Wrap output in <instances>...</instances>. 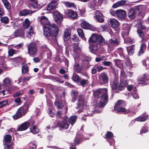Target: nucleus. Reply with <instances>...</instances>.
Wrapping results in <instances>:
<instances>
[{
	"mask_svg": "<svg viewBox=\"0 0 149 149\" xmlns=\"http://www.w3.org/2000/svg\"><path fill=\"white\" fill-rule=\"evenodd\" d=\"M70 125V122L68 117L65 116L61 121L57 122L56 127H58L59 130H65L68 129Z\"/></svg>",
	"mask_w": 149,
	"mask_h": 149,
	"instance_id": "7ed1b4c3",
	"label": "nucleus"
},
{
	"mask_svg": "<svg viewBox=\"0 0 149 149\" xmlns=\"http://www.w3.org/2000/svg\"><path fill=\"white\" fill-rule=\"evenodd\" d=\"M131 95L134 99H137L139 98V97L137 93L136 89V87L134 88V90L132 92Z\"/></svg>",
	"mask_w": 149,
	"mask_h": 149,
	"instance_id": "37998d69",
	"label": "nucleus"
},
{
	"mask_svg": "<svg viewBox=\"0 0 149 149\" xmlns=\"http://www.w3.org/2000/svg\"><path fill=\"white\" fill-rule=\"evenodd\" d=\"M22 59V58L20 56H17L15 58H11L10 60L14 64H17L20 63Z\"/></svg>",
	"mask_w": 149,
	"mask_h": 149,
	"instance_id": "2f4dec72",
	"label": "nucleus"
},
{
	"mask_svg": "<svg viewBox=\"0 0 149 149\" xmlns=\"http://www.w3.org/2000/svg\"><path fill=\"white\" fill-rule=\"evenodd\" d=\"M148 74L146 73L143 74V77H139L138 79L139 81V83L142 84V85H146V81L148 80Z\"/></svg>",
	"mask_w": 149,
	"mask_h": 149,
	"instance_id": "f8f14e48",
	"label": "nucleus"
},
{
	"mask_svg": "<svg viewBox=\"0 0 149 149\" xmlns=\"http://www.w3.org/2000/svg\"><path fill=\"white\" fill-rule=\"evenodd\" d=\"M100 98V99L98 104L99 106L100 107H104L107 104L108 101V96L107 88H106Z\"/></svg>",
	"mask_w": 149,
	"mask_h": 149,
	"instance_id": "20e7f679",
	"label": "nucleus"
},
{
	"mask_svg": "<svg viewBox=\"0 0 149 149\" xmlns=\"http://www.w3.org/2000/svg\"><path fill=\"white\" fill-rule=\"evenodd\" d=\"M125 104L122 100H119L116 102L114 107V110L119 112L124 113L126 112V109L124 108Z\"/></svg>",
	"mask_w": 149,
	"mask_h": 149,
	"instance_id": "39448f33",
	"label": "nucleus"
},
{
	"mask_svg": "<svg viewBox=\"0 0 149 149\" xmlns=\"http://www.w3.org/2000/svg\"><path fill=\"white\" fill-rule=\"evenodd\" d=\"M113 134L111 132L108 131L104 137V138L107 139V141L109 142L110 146H111L114 143V139L113 138Z\"/></svg>",
	"mask_w": 149,
	"mask_h": 149,
	"instance_id": "1a4fd4ad",
	"label": "nucleus"
},
{
	"mask_svg": "<svg viewBox=\"0 0 149 149\" xmlns=\"http://www.w3.org/2000/svg\"><path fill=\"white\" fill-rule=\"evenodd\" d=\"M28 53L31 55H34L37 51L36 45L34 43L29 44L28 47Z\"/></svg>",
	"mask_w": 149,
	"mask_h": 149,
	"instance_id": "9d476101",
	"label": "nucleus"
},
{
	"mask_svg": "<svg viewBox=\"0 0 149 149\" xmlns=\"http://www.w3.org/2000/svg\"><path fill=\"white\" fill-rule=\"evenodd\" d=\"M107 88H99L93 91V94L95 98L98 99L100 98Z\"/></svg>",
	"mask_w": 149,
	"mask_h": 149,
	"instance_id": "9b49d317",
	"label": "nucleus"
},
{
	"mask_svg": "<svg viewBox=\"0 0 149 149\" xmlns=\"http://www.w3.org/2000/svg\"><path fill=\"white\" fill-rule=\"evenodd\" d=\"M24 93V91H20L15 93L13 95V97H14L19 96L23 94Z\"/></svg>",
	"mask_w": 149,
	"mask_h": 149,
	"instance_id": "603ef678",
	"label": "nucleus"
},
{
	"mask_svg": "<svg viewBox=\"0 0 149 149\" xmlns=\"http://www.w3.org/2000/svg\"><path fill=\"white\" fill-rule=\"evenodd\" d=\"M1 20L2 22L7 24L8 23L9 19L7 17H3L1 18Z\"/></svg>",
	"mask_w": 149,
	"mask_h": 149,
	"instance_id": "13d9d810",
	"label": "nucleus"
},
{
	"mask_svg": "<svg viewBox=\"0 0 149 149\" xmlns=\"http://www.w3.org/2000/svg\"><path fill=\"white\" fill-rule=\"evenodd\" d=\"M86 139L85 138L82 134H77L74 140V142L71 143L72 145L73 146L78 145L79 144L81 143L83 141Z\"/></svg>",
	"mask_w": 149,
	"mask_h": 149,
	"instance_id": "423d86ee",
	"label": "nucleus"
},
{
	"mask_svg": "<svg viewBox=\"0 0 149 149\" xmlns=\"http://www.w3.org/2000/svg\"><path fill=\"white\" fill-rule=\"evenodd\" d=\"M95 16L97 20L99 22L102 23L104 21V16L99 11L97 10L95 13Z\"/></svg>",
	"mask_w": 149,
	"mask_h": 149,
	"instance_id": "ddd939ff",
	"label": "nucleus"
},
{
	"mask_svg": "<svg viewBox=\"0 0 149 149\" xmlns=\"http://www.w3.org/2000/svg\"><path fill=\"white\" fill-rule=\"evenodd\" d=\"M70 30L69 29H66L65 30L63 35V39L64 41L68 40L70 37Z\"/></svg>",
	"mask_w": 149,
	"mask_h": 149,
	"instance_id": "bb28decb",
	"label": "nucleus"
},
{
	"mask_svg": "<svg viewBox=\"0 0 149 149\" xmlns=\"http://www.w3.org/2000/svg\"><path fill=\"white\" fill-rule=\"evenodd\" d=\"M32 13V12L31 10L25 9L21 11L19 13V15L20 16H25Z\"/></svg>",
	"mask_w": 149,
	"mask_h": 149,
	"instance_id": "4c0bfd02",
	"label": "nucleus"
},
{
	"mask_svg": "<svg viewBox=\"0 0 149 149\" xmlns=\"http://www.w3.org/2000/svg\"><path fill=\"white\" fill-rule=\"evenodd\" d=\"M57 5V2L55 1H53L49 3L47 6V9L49 10L55 8Z\"/></svg>",
	"mask_w": 149,
	"mask_h": 149,
	"instance_id": "c756f323",
	"label": "nucleus"
},
{
	"mask_svg": "<svg viewBox=\"0 0 149 149\" xmlns=\"http://www.w3.org/2000/svg\"><path fill=\"white\" fill-rule=\"evenodd\" d=\"M74 69L77 73H80L82 70V67H81L79 64L74 65Z\"/></svg>",
	"mask_w": 149,
	"mask_h": 149,
	"instance_id": "ea45409f",
	"label": "nucleus"
},
{
	"mask_svg": "<svg viewBox=\"0 0 149 149\" xmlns=\"http://www.w3.org/2000/svg\"><path fill=\"white\" fill-rule=\"evenodd\" d=\"M110 85L111 89L113 90H116V92L117 91L119 92V82L118 79H114L113 81L111 83Z\"/></svg>",
	"mask_w": 149,
	"mask_h": 149,
	"instance_id": "2eb2a0df",
	"label": "nucleus"
},
{
	"mask_svg": "<svg viewBox=\"0 0 149 149\" xmlns=\"http://www.w3.org/2000/svg\"><path fill=\"white\" fill-rule=\"evenodd\" d=\"M48 113L49 115L51 117H54L55 115L54 113L52 111V110L51 109H48Z\"/></svg>",
	"mask_w": 149,
	"mask_h": 149,
	"instance_id": "69168bd1",
	"label": "nucleus"
},
{
	"mask_svg": "<svg viewBox=\"0 0 149 149\" xmlns=\"http://www.w3.org/2000/svg\"><path fill=\"white\" fill-rule=\"evenodd\" d=\"M109 24L111 27L115 28L117 27L119 25V22L118 20L114 19H110L109 20Z\"/></svg>",
	"mask_w": 149,
	"mask_h": 149,
	"instance_id": "b1692460",
	"label": "nucleus"
},
{
	"mask_svg": "<svg viewBox=\"0 0 149 149\" xmlns=\"http://www.w3.org/2000/svg\"><path fill=\"white\" fill-rule=\"evenodd\" d=\"M110 44L108 45V47H109L110 45H117L119 44V42L118 40L116 39L112 38L110 39L109 40Z\"/></svg>",
	"mask_w": 149,
	"mask_h": 149,
	"instance_id": "e433bc0d",
	"label": "nucleus"
},
{
	"mask_svg": "<svg viewBox=\"0 0 149 149\" xmlns=\"http://www.w3.org/2000/svg\"><path fill=\"white\" fill-rule=\"evenodd\" d=\"M62 101L57 100L55 101L54 102V105L55 107H57V109H62L64 107Z\"/></svg>",
	"mask_w": 149,
	"mask_h": 149,
	"instance_id": "473e14b6",
	"label": "nucleus"
},
{
	"mask_svg": "<svg viewBox=\"0 0 149 149\" xmlns=\"http://www.w3.org/2000/svg\"><path fill=\"white\" fill-rule=\"evenodd\" d=\"M81 25L82 28L86 29H90V26L89 24L86 22H83L81 23Z\"/></svg>",
	"mask_w": 149,
	"mask_h": 149,
	"instance_id": "79ce46f5",
	"label": "nucleus"
},
{
	"mask_svg": "<svg viewBox=\"0 0 149 149\" xmlns=\"http://www.w3.org/2000/svg\"><path fill=\"white\" fill-rule=\"evenodd\" d=\"M12 137L11 135L9 134H6L3 138V144H10L12 141Z\"/></svg>",
	"mask_w": 149,
	"mask_h": 149,
	"instance_id": "a878e982",
	"label": "nucleus"
},
{
	"mask_svg": "<svg viewBox=\"0 0 149 149\" xmlns=\"http://www.w3.org/2000/svg\"><path fill=\"white\" fill-rule=\"evenodd\" d=\"M143 7L142 6H135L134 9H130L128 13V17L130 19H134L136 15H139L143 11Z\"/></svg>",
	"mask_w": 149,
	"mask_h": 149,
	"instance_id": "f03ea898",
	"label": "nucleus"
},
{
	"mask_svg": "<svg viewBox=\"0 0 149 149\" xmlns=\"http://www.w3.org/2000/svg\"><path fill=\"white\" fill-rule=\"evenodd\" d=\"M35 122L33 121L30 126V132L33 134H36L39 133V129H38L37 126L34 125Z\"/></svg>",
	"mask_w": 149,
	"mask_h": 149,
	"instance_id": "a211bd4d",
	"label": "nucleus"
},
{
	"mask_svg": "<svg viewBox=\"0 0 149 149\" xmlns=\"http://www.w3.org/2000/svg\"><path fill=\"white\" fill-rule=\"evenodd\" d=\"M13 143L10 144H3L4 149H14Z\"/></svg>",
	"mask_w": 149,
	"mask_h": 149,
	"instance_id": "c03bdc74",
	"label": "nucleus"
},
{
	"mask_svg": "<svg viewBox=\"0 0 149 149\" xmlns=\"http://www.w3.org/2000/svg\"><path fill=\"white\" fill-rule=\"evenodd\" d=\"M40 20L41 24L44 25V26L51 24L49 23L48 19L45 16H41L40 18Z\"/></svg>",
	"mask_w": 149,
	"mask_h": 149,
	"instance_id": "aec40b11",
	"label": "nucleus"
},
{
	"mask_svg": "<svg viewBox=\"0 0 149 149\" xmlns=\"http://www.w3.org/2000/svg\"><path fill=\"white\" fill-rule=\"evenodd\" d=\"M126 3V1L125 0H123L119 1H118L116 3L113 5L112 7L114 8H116L118 7L125 5Z\"/></svg>",
	"mask_w": 149,
	"mask_h": 149,
	"instance_id": "72a5a7b5",
	"label": "nucleus"
},
{
	"mask_svg": "<svg viewBox=\"0 0 149 149\" xmlns=\"http://www.w3.org/2000/svg\"><path fill=\"white\" fill-rule=\"evenodd\" d=\"M105 42V41L103 37L101 36H98L97 38V43H99L100 44H104Z\"/></svg>",
	"mask_w": 149,
	"mask_h": 149,
	"instance_id": "de8ad7c7",
	"label": "nucleus"
},
{
	"mask_svg": "<svg viewBox=\"0 0 149 149\" xmlns=\"http://www.w3.org/2000/svg\"><path fill=\"white\" fill-rule=\"evenodd\" d=\"M44 34L47 37L50 36L52 33L53 39L56 41L57 37L59 32V29L57 26L51 24L49 25L43 26Z\"/></svg>",
	"mask_w": 149,
	"mask_h": 149,
	"instance_id": "f257e3e1",
	"label": "nucleus"
},
{
	"mask_svg": "<svg viewBox=\"0 0 149 149\" xmlns=\"http://www.w3.org/2000/svg\"><path fill=\"white\" fill-rule=\"evenodd\" d=\"M15 103H17L18 105H20L22 103V101L20 99V97H18L16 98L15 100Z\"/></svg>",
	"mask_w": 149,
	"mask_h": 149,
	"instance_id": "e2e57ef3",
	"label": "nucleus"
},
{
	"mask_svg": "<svg viewBox=\"0 0 149 149\" xmlns=\"http://www.w3.org/2000/svg\"><path fill=\"white\" fill-rule=\"evenodd\" d=\"M31 124L28 121L25 122L22 124L17 129L19 131H22L26 130L31 125Z\"/></svg>",
	"mask_w": 149,
	"mask_h": 149,
	"instance_id": "dca6fc26",
	"label": "nucleus"
},
{
	"mask_svg": "<svg viewBox=\"0 0 149 149\" xmlns=\"http://www.w3.org/2000/svg\"><path fill=\"white\" fill-rule=\"evenodd\" d=\"M84 97L82 95L80 94L79 95V98L77 103L78 107L83 106L84 104Z\"/></svg>",
	"mask_w": 149,
	"mask_h": 149,
	"instance_id": "4be33fe9",
	"label": "nucleus"
},
{
	"mask_svg": "<svg viewBox=\"0 0 149 149\" xmlns=\"http://www.w3.org/2000/svg\"><path fill=\"white\" fill-rule=\"evenodd\" d=\"M29 70V67L27 65H23L22 68V72L23 74H25Z\"/></svg>",
	"mask_w": 149,
	"mask_h": 149,
	"instance_id": "49530a36",
	"label": "nucleus"
},
{
	"mask_svg": "<svg viewBox=\"0 0 149 149\" xmlns=\"http://www.w3.org/2000/svg\"><path fill=\"white\" fill-rule=\"evenodd\" d=\"M77 32L79 36L82 38H84V36L83 30L81 29H78Z\"/></svg>",
	"mask_w": 149,
	"mask_h": 149,
	"instance_id": "052dcab7",
	"label": "nucleus"
},
{
	"mask_svg": "<svg viewBox=\"0 0 149 149\" xmlns=\"http://www.w3.org/2000/svg\"><path fill=\"white\" fill-rule=\"evenodd\" d=\"M17 51L13 49H11L8 51V54L9 56H12L14 54H16Z\"/></svg>",
	"mask_w": 149,
	"mask_h": 149,
	"instance_id": "680f3d73",
	"label": "nucleus"
},
{
	"mask_svg": "<svg viewBox=\"0 0 149 149\" xmlns=\"http://www.w3.org/2000/svg\"><path fill=\"white\" fill-rule=\"evenodd\" d=\"M99 81L101 84H107L109 81V77L105 72L101 73L99 76Z\"/></svg>",
	"mask_w": 149,
	"mask_h": 149,
	"instance_id": "6e6552de",
	"label": "nucleus"
},
{
	"mask_svg": "<svg viewBox=\"0 0 149 149\" xmlns=\"http://www.w3.org/2000/svg\"><path fill=\"white\" fill-rule=\"evenodd\" d=\"M61 112L60 111H58L56 115V117L57 119H58L61 117Z\"/></svg>",
	"mask_w": 149,
	"mask_h": 149,
	"instance_id": "338daca9",
	"label": "nucleus"
},
{
	"mask_svg": "<svg viewBox=\"0 0 149 149\" xmlns=\"http://www.w3.org/2000/svg\"><path fill=\"white\" fill-rule=\"evenodd\" d=\"M147 119V117L146 116H140L137 118L138 121L140 122L144 121Z\"/></svg>",
	"mask_w": 149,
	"mask_h": 149,
	"instance_id": "4d7b16f0",
	"label": "nucleus"
},
{
	"mask_svg": "<svg viewBox=\"0 0 149 149\" xmlns=\"http://www.w3.org/2000/svg\"><path fill=\"white\" fill-rule=\"evenodd\" d=\"M31 77H29V76H28L26 77H20L18 79L19 82L21 83L22 82L23 83H24L26 81H28Z\"/></svg>",
	"mask_w": 149,
	"mask_h": 149,
	"instance_id": "58836bf2",
	"label": "nucleus"
},
{
	"mask_svg": "<svg viewBox=\"0 0 149 149\" xmlns=\"http://www.w3.org/2000/svg\"><path fill=\"white\" fill-rule=\"evenodd\" d=\"M89 48L91 51L93 53L96 52L98 49L99 45L97 43L90 44Z\"/></svg>",
	"mask_w": 149,
	"mask_h": 149,
	"instance_id": "393cba45",
	"label": "nucleus"
},
{
	"mask_svg": "<svg viewBox=\"0 0 149 149\" xmlns=\"http://www.w3.org/2000/svg\"><path fill=\"white\" fill-rule=\"evenodd\" d=\"M32 105L31 102L30 101L26 102L21 107L24 109V111L27 113L29 107Z\"/></svg>",
	"mask_w": 149,
	"mask_h": 149,
	"instance_id": "f704fd0d",
	"label": "nucleus"
},
{
	"mask_svg": "<svg viewBox=\"0 0 149 149\" xmlns=\"http://www.w3.org/2000/svg\"><path fill=\"white\" fill-rule=\"evenodd\" d=\"M68 16L73 19H75L77 18L78 16L77 14L74 11L72 10H70L68 12Z\"/></svg>",
	"mask_w": 149,
	"mask_h": 149,
	"instance_id": "c85d7f7f",
	"label": "nucleus"
},
{
	"mask_svg": "<svg viewBox=\"0 0 149 149\" xmlns=\"http://www.w3.org/2000/svg\"><path fill=\"white\" fill-rule=\"evenodd\" d=\"M23 24L24 28L27 29L30 26V22L28 19H26L25 20Z\"/></svg>",
	"mask_w": 149,
	"mask_h": 149,
	"instance_id": "3c124183",
	"label": "nucleus"
},
{
	"mask_svg": "<svg viewBox=\"0 0 149 149\" xmlns=\"http://www.w3.org/2000/svg\"><path fill=\"white\" fill-rule=\"evenodd\" d=\"M143 65L145 66L146 67L149 68V59H147L142 61Z\"/></svg>",
	"mask_w": 149,
	"mask_h": 149,
	"instance_id": "864d4df0",
	"label": "nucleus"
},
{
	"mask_svg": "<svg viewBox=\"0 0 149 149\" xmlns=\"http://www.w3.org/2000/svg\"><path fill=\"white\" fill-rule=\"evenodd\" d=\"M148 131V129L146 126L143 127H142L140 131V134L145 133L147 132Z\"/></svg>",
	"mask_w": 149,
	"mask_h": 149,
	"instance_id": "bf43d9fd",
	"label": "nucleus"
},
{
	"mask_svg": "<svg viewBox=\"0 0 149 149\" xmlns=\"http://www.w3.org/2000/svg\"><path fill=\"white\" fill-rule=\"evenodd\" d=\"M26 112L24 109L21 107L18 109L16 113L13 116V118L14 120L18 119L24 116Z\"/></svg>",
	"mask_w": 149,
	"mask_h": 149,
	"instance_id": "0eeeda50",
	"label": "nucleus"
},
{
	"mask_svg": "<svg viewBox=\"0 0 149 149\" xmlns=\"http://www.w3.org/2000/svg\"><path fill=\"white\" fill-rule=\"evenodd\" d=\"M33 29L32 26L30 27V29L27 31V37L29 38L31 37L34 34Z\"/></svg>",
	"mask_w": 149,
	"mask_h": 149,
	"instance_id": "09e8293b",
	"label": "nucleus"
},
{
	"mask_svg": "<svg viewBox=\"0 0 149 149\" xmlns=\"http://www.w3.org/2000/svg\"><path fill=\"white\" fill-rule=\"evenodd\" d=\"M42 58H40L38 56H37L36 57H34L33 59V60L34 62L37 63L39 62L40 61L41 59Z\"/></svg>",
	"mask_w": 149,
	"mask_h": 149,
	"instance_id": "0e129e2a",
	"label": "nucleus"
},
{
	"mask_svg": "<svg viewBox=\"0 0 149 149\" xmlns=\"http://www.w3.org/2000/svg\"><path fill=\"white\" fill-rule=\"evenodd\" d=\"M14 35L15 36L17 37L23 36V33L21 31L16 30L14 33Z\"/></svg>",
	"mask_w": 149,
	"mask_h": 149,
	"instance_id": "6e6d98bb",
	"label": "nucleus"
},
{
	"mask_svg": "<svg viewBox=\"0 0 149 149\" xmlns=\"http://www.w3.org/2000/svg\"><path fill=\"white\" fill-rule=\"evenodd\" d=\"M81 78L77 74L74 73L73 74L72 79L74 82L78 83Z\"/></svg>",
	"mask_w": 149,
	"mask_h": 149,
	"instance_id": "c9c22d12",
	"label": "nucleus"
},
{
	"mask_svg": "<svg viewBox=\"0 0 149 149\" xmlns=\"http://www.w3.org/2000/svg\"><path fill=\"white\" fill-rule=\"evenodd\" d=\"M78 83L79 85L82 86V87H84L88 84L89 81L88 80L81 78Z\"/></svg>",
	"mask_w": 149,
	"mask_h": 149,
	"instance_id": "7c9ffc66",
	"label": "nucleus"
},
{
	"mask_svg": "<svg viewBox=\"0 0 149 149\" xmlns=\"http://www.w3.org/2000/svg\"><path fill=\"white\" fill-rule=\"evenodd\" d=\"M84 58L83 60L84 61L89 62L91 59L90 56H84Z\"/></svg>",
	"mask_w": 149,
	"mask_h": 149,
	"instance_id": "774afa93",
	"label": "nucleus"
},
{
	"mask_svg": "<svg viewBox=\"0 0 149 149\" xmlns=\"http://www.w3.org/2000/svg\"><path fill=\"white\" fill-rule=\"evenodd\" d=\"M54 18L57 23H60L63 20L62 15L58 12H55L53 13Z\"/></svg>",
	"mask_w": 149,
	"mask_h": 149,
	"instance_id": "4468645a",
	"label": "nucleus"
},
{
	"mask_svg": "<svg viewBox=\"0 0 149 149\" xmlns=\"http://www.w3.org/2000/svg\"><path fill=\"white\" fill-rule=\"evenodd\" d=\"M98 36L96 34H93L89 38L88 40L90 44L93 43H96L97 42V38Z\"/></svg>",
	"mask_w": 149,
	"mask_h": 149,
	"instance_id": "5701e85b",
	"label": "nucleus"
},
{
	"mask_svg": "<svg viewBox=\"0 0 149 149\" xmlns=\"http://www.w3.org/2000/svg\"><path fill=\"white\" fill-rule=\"evenodd\" d=\"M3 85L8 86L10 84V80L8 78H6L3 81Z\"/></svg>",
	"mask_w": 149,
	"mask_h": 149,
	"instance_id": "5fc2aeb1",
	"label": "nucleus"
},
{
	"mask_svg": "<svg viewBox=\"0 0 149 149\" xmlns=\"http://www.w3.org/2000/svg\"><path fill=\"white\" fill-rule=\"evenodd\" d=\"M128 84V81L127 80L124 79L123 80H121L120 84H119V91H122L124 90Z\"/></svg>",
	"mask_w": 149,
	"mask_h": 149,
	"instance_id": "6ab92c4d",
	"label": "nucleus"
},
{
	"mask_svg": "<svg viewBox=\"0 0 149 149\" xmlns=\"http://www.w3.org/2000/svg\"><path fill=\"white\" fill-rule=\"evenodd\" d=\"M3 4H4L5 7L7 9H9L10 8L11 6L10 3L7 0H1Z\"/></svg>",
	"mask_w": 149,
	"mask_h": 149,
	"instance_id": "a18cd8bd",
	"label": "nucleus"
},
{
	"mask_svg": "<svg viewBox=\"0 0 149 149\" xmlns=\"http://www.w3.org/2000/svg\"><path fill=\"white\" fill-rule=\"evenodd\" d=\"M146 45L145 43H142L141 44L140 48V49L139 51L138 55H143L146 49Z\"/></svg>",
	"mask_w": 149,
	"mask_h": 149,
	"instance_id": "cd10ccee",
	"label": "nucleus"
},
{
	"mask_svg": "<svg viewBox=\"0 0 149 149\" xmlns=\"http://www.w3.org/2000/svg\"><path fill=\"white\" fill-rule=\"evenodd\" d=\"M77 116L74 115L71 116L69 118V122L72 125H73L75 123L77 119Z\"/></svg>",
	"mask_w": 149,
	"mask_h": 149,
	"instance_id": "a19ab883",
	"label": "nucleus"
},
{
	"mask_svg": "<svg viewBox=\"0 0 149 149\" xmlns=\"http://www.w3.org/2000/svg\"><path fill=\"white\" fill-rule=\"evenodd\" d=\"M78 92L77 90H72L71 91V95L72 97V102H74L78 97Z\"/></svg>",
	"mask_w": 149,
	"mask_h": 149,
	"instance_id": "412c9836",
	"label": "nucleus"
},
{
	"mask_svg": "<svg viewBox=\"0 0 149 149\" xmlns=\"http://www.w3.org/2000/svg\"><path fill=\"white\" fill-rule=\"evenodd\" d=\"M116 13L117 16L120 19L123 20L125 18L126 13L125 10L122 9L118 10H116Z\"/></svg>",
	"mask_w": 149,
	"mask_h": 149,
	"instance_id": "f3484780",
	"label": "nucleus"
},
{
	"mask_svg": "<svg viewBox=\"0 0 149 149\" xmlns=\"http://www.w3.org/2000/svg\"><path fill=\"white\" fill-rule=\"evenodd\" d=\"M8 100H5L0 102V108L8 105Z\"/></svg>",
	"mask_w": 149,
	"mask_h": 149,
	"instance_id": "8fccbe9b",
	"label": "nucleus"
}]
</instances>
